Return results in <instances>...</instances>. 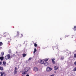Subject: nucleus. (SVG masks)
<instances>
[{
	"instance_id": "f257e3e1",
	"label": "nucleus",
	"mask_w": 76,
	"mask_h": 76,
	"mask_svg": "<svg viewBox=\"0 0 76 76\" xmlns=\"http://www.w3.org/2000/svg\"><path fill=\"white\" fill-rule=\"evenodd\" d=\"M30 68L29 67H26L24 69L25 71H23L22 72V76H24V75L26 74V72H27L28 71H29Z\"/></svg>"
},
{
	"instance_id": "f03ea898",
	"label": "nucleus",
	"mask_w": 76,
	"mask_h": 76,
	"mask_svg": "<svg viewBox=\"0 0 76 76\" xmlns=\"http://www.w3.org/2000/svg\"><path fill=\"white\" fill-rule=\"evenodd\" d=\"M42 62H43V61H42V60H39L38 61V62L39 63H41V64H44L45 66H48V63L47 62H46L45 63H42Z\"/></svg>"
},
{
	"instance_id": "7ed1b4c3",
	"label": "nucleus",
	"mask_w": 76,
	"mask_h": 76,
	"mask_svg": "<svg viewBox=\"0 0 76 76\" xmlns=\"http://www.w3.org/2000/svg\"><path fill=\"white\" fill-rule=\"evenodd\" d=\"M6 73L4 72H0V76H6Z\"/></svg>"
},
{
	"instance_id": "20e7f679",
	"label": "nucleus",
	"mask_w": 76,
	"mask_h": 76,
	"mask_svg": "<svg viewBox=\"0 0 76 76\" xmlns=\"http://www.w3.org/2000/svg\"><path fill=\"white\" fill-rule=\"evenodd\" d=\"M10 56L9 54H8L5 57V58L6 60H9V59H10Z\"/></svg>"
},
{
	"instance_id": "39448f33",
	"label": "nucleus",
	"mask_w": 76,
	"mask_h": 76,
	"mask_svg": "<svg viewBox=\"0 0 76 76\" xmlns=\"http://www.w3.org/2000/svg\"><path fill=\"white\" fill-rule=\"evenodd\" d=\"M51 70H52V69L49 66H48L47 68L46 71L47 72H50Z\"/></svg>"
},
{
	"instance_id": "423d86ee",
	"label": "nucleus",
	"mask_w": 76,
	"mask_h": 76,
	"mask_svg": "<svg viewBox=\"0 0 76 76\" xmlns=\"http://www.w3.org/2000/svg\"><path fill=\"white\" fill-rule=\"evenodd\" d=\"M51 60L53 63L54 64H55V61H54V60H55V58H52Z\"/></svg>"
},
{
	"instance_id": "0eeeda50",
	"label": "nucleus",
	"mask_w": 76,
	"mask_h": 76,
	"mask_svg": "<svg viewBox=\"0 0 76 76\" xmlns=\"http://www.w3.org/2000/svg\"><path fill=\"white\" fill-rule=\"evenodd\" d=\"M38 70V68H37V67H34V72H37Z\"/></svg>"
},
{
	"instance_id": "6e6552de",
	"label": "nucleus",
	"mask_w": 76,
	"mask_h": 76,
	"mask_svg": "<svg viewBox=\"0 0 76 76\" xmlns=\"http://www.w3.org/2000/svg\"><path fill=\"white\" fill-rule=\"evenodd\" d=\"M7 41H8V44H9V43H10V41H11V39H9V38H8V39H7Z\"/></svg>"
},
{
	"instance_id": "1a4fd4ad",
	"label": "nucleus",
	"mask_w": 76,
	"mask_h": 76,
	"mask_svg": "<svg viewBox=\"0 0 76 76\" xmlns=\"http://www.w3.org/2000/svg\"><path fill=\"white\" fill-rule=\"evenodd\" d=\"M4 36H6V35H9V33L7 32H5L4 33Z\"/></svg>"
},
{
	"instance_id": "9d476101",
	"label": "nucleus",
	"mask_w": 76,
	"mask_h": 76,
	"mask_svg": "<svg viewBox=\"0 0 76 76\" xmlns=\"http://www.w3.org/2000/svg\"><path fill=\"white\" fill-rule=\"evenodd\" d=\"M6 62L4 61H3V66H6Z\"/></svg>"
},
{
	"instance_id": "9b49d317",
	"label": "nucleus",
	"mask_w": 76,
	"mask_h": 76,
	"mask_svg": "<svg viewBox=\"0 0 76 76\" xmlns=\"http://www.w3.org/2000/svg\"><path fill=\"white\" fill-rule=\"evenodd\" d=\"M17 73H18V71L17 70H15L14 71V75H16V74H17Z\"/></svg>"
},
{
	"instance_id": "f8f14e48",
	"label": "nucleus",
	"mask_w": 76,
	"mask_h": 76,
	"mask_svg": "<svg viewBox=\"0 0 76 76\" xmlns=\"http://www.w3.org/2000/svg\"><path fill=\"white\" fill-rule=\"evenodd\" d=\"M73 29L75 31H76V26H74Z\"/></svg>"
},
{
	"instance_id": "ddd939ff",
	"label": "nucleus",
	"mask_w": 76,
	"mask_h": 76,
	"mask_svg": "<svg viewBox=\"0 0 76 76\" xmlns=\"http://www.w3.org/2000/svg\"><path fill=\"white\" fill-rule=\"evenodd\" d=\"M4 52H2L1 53V56H3L4 55Z\"/></svg>"
},
{
	"instance_id": "4468645a",
	"label": "nucleus",
	"mask_w": 76,
	"mask_h": 76,
	"mask_svg": "<svg viewBox=\"0 0 76 76\" xmlns=\"http://www.w3.org/2000/svg\"><path fill=\"white\" fill-rule=\"evenodd\" d=\"M54 68H55V70H57L58 69V67H57L56 66H55Z\"/></svg>"
},
{
	"instance_id": "2eb2a0df",
	"label": "nucleus",
	"mask_w": 76,
	"mask_h": 76,
	"mask_svg": "<svg viewBox=\"0 0 76 76\" xmlns=\"http://www.w3.org/2000/svg\"><path fill=\"white\" fill-rule=\"evenodd\" d=\"M49 59V58H45L44 60V61H45L46 62Z\"/></svg>"
},
{
	"instance_id": "dca6fc26",
	"label": "nucleus",
	"mask_w": 76,
	"mask_h": 76,
	"mask_svg": "<svg viewBox=\"0 0 76 76\" xmlns=\"http://www.w3.org/2000/svg\"><path fill=\"white\" fill-rule=\"evenodd\" d=\"M4 59V57H0V59H1V60H3V59Z\"/></svg>"
},
{
	"instance_id": "f3484780",
	"label": "nucleus",
	"mask_w": 76,
	"mask_h": 76,
	"mask_svg": "<svg viewBox=\"0 0 76 76\" xmlns=\"http://www.w3.org/2000/svg\"><path fill=\"white\" fill-rule=\"evenodd\" d=\"M36 51H37V49H36V48H35L34 50V51L33 52L34 53V54H35V53H36Z\"/></svg>"
},
{
	"instance_id": "a211bd4d",
	"label": "nucleus",
	"mask_w": 76,
	"mask_h": 76,
	"mask_svg": "<svg viewBox=\"0 0 76 76\" xmlns=\"http://www.w3.org/2000/svg\"><path fill=\"white\" fill-rule=\"evenodd\" d=\"M26 54H23V57H25L26 56Z\"/></svg>"
},
{
	"instance_id": "6ab92c4d",
	"label": "nucleus",
	"mask_w": 76,
	"mask_h": 76,
	"mask_svg": "<svg viewBox=\"0 0 76 76\" xmlns=\"http://www.w3.org/2000/svg\"><path fill=\"white\" fill-rule=\"evenodd\" d=\"M17 34L18 36H19V32L17 31Z\"/></svg>"
},
{
	"instance_id": "aec40b11",
	"label": "nucleus",
	"mask_w": 76,
	"mask_h": 76,
	"mask_svg": "<svg viewBox=\"0 0 76 76\" xmlns=\"http://www.w3.org/2000/svg\"><path fill=\"white\" fill-rule=\"evenodd\" d=\"M0 70H3V67H0Z\"/></svg>"
},
{
	"instance_id": "412c9836",
	"label": "nucleus",
	"mask_w": 76,
	"mask_h": 76,
	"mask_svg": "<svg viewBox=\"0 0 76 76\" xmlns=\"http://www.w3.org/2000/svg\"><path fill=\"white\" fill-rule=\"evenodd\" d=\"M3 45V43L1 42H0V46H1Z\"/></svg>"
},
{
	"instance_id": "4be33fe9",
	"label": "nucleus",
	"mask_w": 76,
	"mask_h": 76,
	"mask_svg": "<svg viewBox=\"0 0 76 76\" xmlns=\"http://www.w3.org/2000/svg\"><path fill=\"white\" fill-rule=\"evenodd\" d=\"M34 46L35 47H37V44L36 43H34Z\"/></svg>"
},
{
	"instance_id": "5701e85b",
	"label": "nucleus",
	"mask_w": 76,
	"mask_h": 76,
	"mask_svg": "<svg viewBox=\"0 0 76 76\" xmlns=\"http://www.w3.org/2000/svg\"><path fill=\"white\" fill-rule=\"evenodd\" d=\"M11 52H12V51L10 50H9V53L10 54L11 53Z\"/></svg>"
},
{
	"instance_id": "b1692460",
	"label": "nucleus",
	"mask_w": 76,
	"mask_h": 76,
	"mask_svg": "<svg viewBox=\"0 0 76 76\" xmlns=\"http://www.w3.org/2000/svg\"><path fill=\"white\" fill-rule=\"evenodd\" d=\"M74 57H75V58H76V54H75L74 55Z\"/></svg>"
},
{
	"instance_id": "393cba45",
	"label": "nucleus",
	"mask_w": 76,
	"mask_h": 76,
	"mask_svg": "<svg viewBox=\"0 0 76 76\" xmlns=\"http://www.w3.org/2000/svg\"><path fill=\"white\" fill-rule=\"evenodd\" d=\"M73 70L74 71V72L75 71H76V67H75L74 68V69H73Z\"/></svg>"
},
{
	"instance_id": "a878e982",
	"label": "nucleus",
	"mask_w": 76,
	"mask_h": 76,
	"mask_svg": "<svg viewBox=\"0 0 76 76\" xmlns=\"http://www.w3.org/2000/svg\"><path fill=\"white\" fill-rule=\"evenodd\" d=\"M32 59V58H30L28 59V61H29V60H31V59Z\"/></svg>"
},
{
	"instance_id": "bb28decb",
	"label": "nucleus",
	"mask_w": 76,
	"mask_h": 76,
	"mask_svg": "<svg viewBox=\"0 0 76 76\" xmlns=\"http://www.w3.org/2000/svg\"><path fill=\"white\" fill-rule=\"evenodd\" d=\"M64 56L61 57V59H62V60H63V59H64Z\"/></svg>"
},
{
	"instance_id": "cd10ccee",
	"label": "nucleus",
	"mask_w": 76,
	"mask_h": 76,
	"mask_svg": "<svg viewBox=\"0 0 76 76\" xmlns=\"http://www.w3.org/2000/svg\"><path fill=\"white\" fill-rule=\"evenodd\" d=\"M23 37V34H21V36H20V38H22Z\"/></svg>"
},
{
	"instance_id": "c85d7f7f",
	"label": "nucleus",
	"mask_w": 76,
	"mask_h": 76,
	"mask_svg": "<svg viewBox=\"0 0 76 76\" xmlns=\"http://www.w3.org/2000/svg\"><path fill=\"white\" fill-rule=\"evenodd\" d=\"M17 67H16V66L15 67V70H17Z\"/></svg>"
},
{
	"instance_id": "c756f323",
	"label": "nucleus",
	"mask_w": 76,
	"mask_h": 76,
	"mask_svg": "<svg viewBox=\"0 0 76 76\" xmlns=\"http://www.w3.org/2000/svg\"><path fill=\"white\" fill-rule=\"evenodd\" d=\"M74 64L75 65V66H76V61H75L74 62Z\"/></svg>"
},
{
	"instance_id": "7c9ffc66",
	"label": "nucleus",
	"mask_w": 76,
	"mask_h": 76,
	"mask_svg": "<svg viewBox=\"0 0 76 76\" xmlns=\"http://www.w3.org/2000/svg\"><path fill=\"white\" fill-rule=\"evenodd\" d=\"M54 76V75L53 74V75H50L49 76Z\"/></svg>"
},
{
	"instance_id": "2f4dec72",
	"label": "nucleus",
	"mask_w": 76,
	"mask_h": 76,
	"mask_svg": "<svg viewBox=\"0 0 76 76\" xmlns=\"http://www.w3.org/2000/svg\"><path fill=\"white\" fill-rule=\"evenodd\" d=\"M62 39H63V38H62V37H61V38H60V39L61 40H62Z\"/></svg>"
},
{
	"instance_id": "473e14b6",
	"label": "nucleus",
	"mask_w": 76,
	"mask_h": 76,
	"mask_svg": "<svg viewBox=\"0 0 76 76\" xmlns=\"http://www.w3.org/2000/svg\"><path fill=\"white\" fill-rule=\"evenodd\" d=\"M2 63V62H0V65H1Z\"/></svg>"
},
{
	"instance_id": "72a5a7b5",
	"label": "nucleus",
	"mask_w": 76,
	"mask_h": 76,
	"mask_svg": "<svg viewBox=\"0 0 76 76\" xmlns=\"http://www.w3.org/2000/svg\"><path fill=\"white\" fill-rule=\"evenodd\" d=\"M26 76H29V75L28 74H27L26 75Z\"/></svg>"
},
{
	"instance_id": "f704fd0d",
	"label": "nucleus",
	"mask_w": 76,
	"mask_h": 76,
	"mask_svg": "<svg viewBox=\"0 0 76 76\" xmlns=\"http://www.w3.org/2000/svg\"><path fill=\"white\" fill-rule=\"evenodd\" d=\"M66 37H69V36H68V35H66Z\"/></svg>"
},
{
	"instance_id": "c9c22d12",
	"label": "nucleus",
	"mask_w": 76,
	"mask_h": 76,
	"mask_svg": "<svg viewBox=\"0 0 76 76\" xmlns=\"http://www.w3.org/2000/svg\"><path fill=\"white\" fill-rule=\"evenodd\" d=\"M75 38H76V37H75Z\"/></svg>"
}]
</instances>
